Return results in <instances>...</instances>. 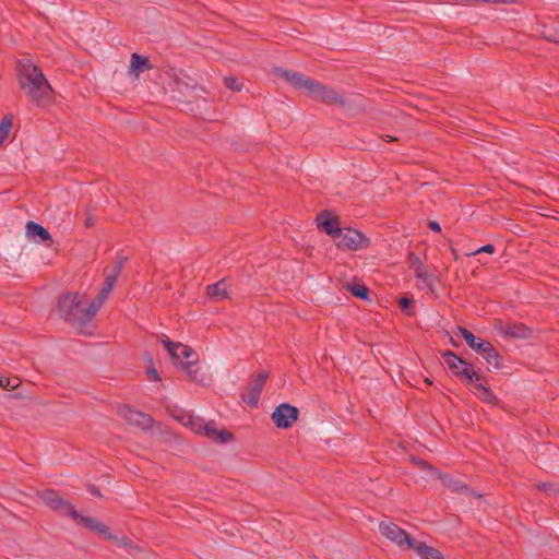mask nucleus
I'll use <instances>...</instances> for the list:
<instances>
[{
  "label": "nucleus",
  "instance_id": "1",
  "mask_svg": "<svg viewBox=\"0 0 559 559\" xmlns=\"http://www.w3.org/2000/svg\"><path fill=\"white\" fill-rule=\"evenodd\" d=\"M17 79L22 91L36 104L50 98L52 88L41 69L31 60L19 62Z\"/></svg>",
  "mask_w": 559,
  "mask_h": 559
},
{
  "label": "nucleus",
  "instance_id": "2",
  "mask_svg": "<svg viewBox=\"0 0 559 559\" xmlns=\"http://www.w3.org/2000/svg\"><path fill=\"white\" fill-rule=\"evenodd\" d=\"M60 316L83 331L84 326L96 313H91V304L83 294H68L60 297L58 301Z\"/></svg>",
  "mask_w": 559,
  "mask_h": 559
},
{
  "label": "nucleus",
  "instance_id": "3",
  "mask_svg": "<svg viewBox=\"0 0 559 559\" xmlns=\"http://www.w3.org/2000/svg\"><path fill=\"white\" fill-rule=\"evenodd\" d=\"M162 342L165 345L173 362L177 367L183 369L191 380L199 383L205 382V377L203 374H199L198 369L194 368L198 362V355L192 348L169 340H163Z\"/></svg>",
  "mask_w": 559,
  "mask_h": 559
},
{
  "label": "nucleus",
  "instance_id": "4",
  "mask_svg": "<svg viewBox=\"0 0 559 559\" xmlns=\"http://www.w3.org/2000/svg\"><path fill=\"white\" fill-rule=\"evenodd\" d=\"M459 334L468 344V346L476 353L481 355L489 366L493 369H500L502 367V360L496 348L487 341L480 337H476L466 328L460 326Z\"/></svg>",
  "mask_w": 559,
  "mask_h": 559
},
{
  "label": "nucleus",
  "instance_id": "5",
  "mask_svg": "<svg viewBox=\"0 0 559 559\" xmlns=\"http://www.w3.org/2000/svg\"><path fill=\"white\" fill-rule=\"evenodd\" d=\"M442 364L453 374L463 377L467 382H477L480 380V376L451 350H447L442 354Z\"/></svg>",
  "mask_w": 559,
  "mask_h": 559
},
{
  "label": "nucleus",
  "instance_id": "6",
  "mask_svg": "<svg viewBox=\"0 0 559 559\" xmlns=\"http://www.w3.org/2000/svg\"><path fill=\"white\" fill-rule=\"evenodd\" d=\"M75 521H78L81 525L87 527L91 531H94L98 533L99 535H103L106 539L115 540L119 546L122 547H129L130 540L126 537L118 538L117 536H114L108 526H106L104 523L97 521L94 518L91 516H83L79 513V518H73Z\"/></svg>",
  "mask_w": 559,
  "mask_h": 559
},
{
  "label": "nucleus",
  "instance_id": "7",
  "mask_svg": "<svg viewBox=\"0 0 559 559\" xmlns=\"http://www.w3.org/2000/svg\"><path fill=\"white\" fill-rule=\"evenodd\" d=\"M379 530L383 536L399 547H409L414 538L409 536L403 528L392 522H381Z\"/></svg>",
  "mask_w": 559,
  "mask_h": 559
},
{
  "label": "nucleus",
  "instance_id": "8",
  "mask_svg": "<svg viewBox=\"0 0 559 559\" xmlns=\"http://www.w3.org/2000/svg\"><path fill=\"white\" fill-rule=\"evenodd\" d=\"M335 242L338 248L358 250L365 247L367 239L356 229H341L335 238Z\"/></svg>",
  "mask_w": 559,
  "mask_h": 559
},
{
  "label": "nucleus",
  "instance_id": "9",
  "mask_svg": "<svg viewBox=\"0 0 559 559\" xmlns=\"http://www.w3.org/2000/svg\"><path fill=\"white\" fill-rule=\"evenodd\" d=\"M298 408L287 403L278 405L272 414V419L277 428L286 429L298 418Z\"/></svg>",
  "mask_w": 559,
  "mask_h": 559
},
{
  "label": "nucleus",
  "instance_id": "10",
  "mask_svg": "<svg viewBox=\"0 0 559 559\" xmlns=\"http://www.w3.org/2000/svg\"><path fill=\"white\" fill-rule=\"evenodd\" d=\"M314 99L324 102L330 105H343V96L340 95L335 90L329 88L325 85L319 84L317 82H312L310 85V91L308 93Z\"/></svg>",
  "mask_w": 559,
  "mask_h": 559
},
{
  "label": "nucleus",
  "instance_id": "11",
  "mask_svg": "<svg viewBox=\"0 0 559 559\" xmlns=\"http://www.w3.org/2000/svg\"><path fill=\"white\" fill-rule=\"evenodd\" d=\"M274 73L278 78H282L283 80H285L287 83H289L295 88L306 91L307 93H309L310 85L313 82V80L306 78L302 74H300L296 71H293V70H288V69L276 68V69H274Z\"/></svg>",
  "mask_w": 559,
  "mask_h": 559
},
{
  "label": "nucleus",
  "instance_id": "12",
  "mask_svg": "<svg viewBox=\"0 0 559 559\" xmlns=\"http://www.w3.org/2000/svg\"><path fill=\"white\" fill-rule=\"evenodd\" d=\"M40 498L48 507L63 511L71 518H79V512L73 508V506L60 498L55 490H45L40 495Z\"/></svg>",
  "mask_w": 559,
  "mask_h": 559
},
{
  "label": "nucleus",
  "instance_id": "13",
  "mask_svg": "<svg viewBox=\"0 0 559 559\" xmlns=\"http://www.w3.org/2000/svg\"><path fill=\"white\" fill-rule=\"evenodd\" d=\"M119 415L124 418L129 424L140 427L141 429H150L152 427V418L128 405L119 407Z\"/></svg>",
  "mask_w": 559,
  "mask_h": 559
},
{
  "label": "nucleus",
  "instance_id": "14",
  "mask_svg": "<svg viewBox=\"0 0 559 559\" xmlns=\"http://www.w3.org/2000/svg\"><path fill=\"white\" fill-rule=\"evenodd\" d=\"M267 379V373L260 372L242 394V400L250 406L257 407L261 392Z\"/></svg>",
  "mask_w": 559,
  "mask_h": 559
},
{
  "label": "nucleus",
  "instance_id": "15",
  "mask_svg": "<svg viewBox=\"0 0 559 559\" xmlns=\"http://www.w3.org/2000/svg\"><path fill=\"white\" fill-rule=\"evenodd\" d=\"M202 436H205L206 438L219 443H226L233 438L231 433H229L226 429L218 430L214 421L205 423Z\"/></svg>",
  "mask_w": 559,
  "mask_h": 559
},
{
  "label": "nucleus",
  "instance_id": "16",
  "mask_svg": "<svg viewBox=\"0 0 559 559\" xmlns=\"http://www.w3.org/2000/svg\"><path fill=\"white\" fill-rule=\"evenodd\" d=\"M408 549H414L417 556L421 559H444L438 549L415 539L409 544Z\"/></svg>",
  "mask_w": 559,
  "mask_h": 559
},
{
  "label": "nucleus",
  "instance_id": "17",
  "mask_svg": "<svg viewBox=\"0 0 559 559\" xmlns=\"http://www.w3.org/2000/svg\"><path fill=\"white\" fill-rule=\"evenodd\" d=\"M318 227L323 229L328 235L332 236L335 240L342 228L338 227L336 217H331L328 213H321L317 216Z\"/></svg>",
  "mask_w": 559,
  "mask_h": 559
},
{
  "label": "nucleus",
  "instance_id": "18",
  "mask_svg": "<svg viewBox=\"0 0 559 559\" xmlns=\"http://www.w3.org/2000/svg\"><path fill=\"white\" fill-rule=\"evenodd\" d=\"M26 236L36 242L51 240L49 231L44 226L35 222H28L26 224Z\"/></svg>",
  "mask_w": 559,
  "mask_h": 559
},
{
  "label": "nucleus",
  "instance_id": "19",
  "mask_svg": "<svg viewBox=\"0 0 559 559\" xmlns=\"http://www.w3.org/2000/svg\"><path fill=\"white\" fill-rule=\"evenodd\" d=\"M411 267L414 270L415 276L426 285H430V273L424 266L420 259L414 253H409Z\"/></svg>",
  "mask_w": 559,
  "mask_h": 559
},
{
  "label": "nucleus",
  "instance_id": "20",
  "mask_svg": "<svg viewBox=\"0 0 559 559\" xmlns=\"http://www.w3.org/2000/svg\"><path fill=\"white\" fill-rule=\"evenodd\" d=\"M228 284L225 280L218 281L217 283L207 286V295L213 300H223L227 298Z\"/></svg>",
  "mask_w": 559,
  "mask_h": 559
},
{
  "label": "nucleus",
  "instance_id": "21",
  "mask_svg": "<svg viewBox=\"0 0 559 559\" xmlns=\"http://www.w3.org/2000/svg\"><path fill=\"white\" fill-rule=\"evenodd\" d=\"M185 426H189L191 430L198 435H202L205 426V420L200 417H193L189 414L182 415L178 418Z\"/></svg>",
  "mask_w": 559,
  "mask_h": 559
},
{
  "label": "nucleus",
  "instance_id": "22",
  "mask_svg": "<svg viewBox=\"0 0 559 559\" xmlns=\"http://www.w3.org/2000/svg\"><path fill=\"white\" fill-rule=\"evenodd\" d=\"M148 67L150 63L147 58L142 57L138 53H132L130 64V71L132 73L139 76V74L142 73L144 70L148 69Z\"/></svg>",
  "mask_w": 559,
  "mask_h": 559
},
{
  "label": "nucleus",
  "instance_id": "23",
  "mask_svg": "<svg viewBox=\"0 0 559 559\" xmlns=\"http://www.w3.org/2000/svg\"><path fill=\"white\" fill-rule=\"evenodd\" d=\"M112 289L107 287L105 284L103 285L102 289L99 290L97 297L90 302L91 304V313H96L100 306L104 304V301L107 299L109 294Z\"/></svg>",
  "mask_w": 559,
  "mask_h": 559
},
{
  "label": "nucleus",
  "instance_id": "24",
  "mask_svg": "<svg viewBox=\"0 0 559 559\" xmlns=\"http://www.w3.org/2000/svg\"><path fill=\"white\" fill-rule=\"evenodd\" d=\"M503 333L506 336H512V337H526L527 336V331H526L525 326L518 325V324L508 325Z\"/></svg>",
  "mask_w": 559,
  "mask_h": 559
},
{
  "label": "nucleus",
  "instance_id": "25",
  "mask_svg": "<svg viewBox=\"0 0 559 559\" xmlns=\"http://www.w3.org/2000/svg\"><path fill=\"white\" fill-rule=\"evenodd\" d=\"M476 389L480 392V397L488 402V403H495L497 401L496 395L487 388L485 384L480 383L479 381L476 382Z\"/></svg>",
  "mask_w": 559,
  "mask_h": 559
},
{
  "label": "nucleus",
  "instance_id": "26",
  "mask_svg": "<svg viewBox=\"0 0 559 559\" xmlns=\"http://www.w3.org/2000/svg\"><path fill=\"white\" fill-rule=\"evenodd\" d=\"M121 269H122V263H121V262H119V263L115 266V271H114V273H112V274H109V275L106 277V280H105V283H104V284H105L107 287H109L110 289H112V288H114V286H115V284H116V282H117V278H118V275H119V273H120Z\"/></svg>",
  "mask_w": 559,
  "mask_h": 559
},
{
  "label": "nucleus",
  "instance_id": "27",
  "mask_svg": "<svg viewBox=\"0 0 559 559\" xmlns=\"http://www.w3.org/2000/svg\"><path fill=\"white\" fill-rule=\"evenodd\" d=\"M12 128V118L7 117L0 122V139L4 141Z\"/></svg>",
  "mask_w": 559,
  "mask_h": 559
},
{
  "label": "nucleus",
  "instance_id": "28",
  "mask_svg": "<svg viewBox=\"0 0 559 559\" xmlns=\"http://www.w3.org/2000/svg\"><path fill=\"white\" fill-rule=\"evenodd\" d=\"M443 481L453 491L464 492V491L467 490V486L462 484L459 480L451 479V478H445Z\"/></svg>",
  "mask_w": 559,
  "mask_h": 559
},
{
  "label": "nucleus",
  "instance_id": "29",
  "mask_svg": "<svg viewBox=\"0 0 559 559\" xmlns=\"http://www.w3.org/2000/svg\"><path fill=\"white\" fill-rule=\"evenodd\" d=\"M224 84L227 88L231 91H241L242 84L236 76H225Z\"/></svg>",
  "mask_w": 559,
  "mask_h": 559
},
{
  "label": "nucleus",
  "instance_id": "30",
  "mask_svg": "<svg viewBox=\"0 0 559 559\" xmlns=\"http://www.w3.org/2000/svg\"><path fill=\"white\" fill-rule=\"evenodd\" d=\"M19 385V379H10L5 377H0V388L8 389V388H16Z\"/></svg>",
  "mask_w": 559,
  "mask_h": 559
},
{
  "label": "nucleus",
  "instance_id": "31",
  "mask_svg": "<svg viewBox=\"0 0 559 559\" xmlns=\"http://www.w3.org/2000/svg\"><path fill=\"white\" fill-rule=\"evenodd\" d=\"M352 293H353L354 296L364 299V298H367L368 288L366 286L353 287L352 288Z\"/></svg>",
  "mask_w": 559,
  "mask_h": 559
},
{
  "label": "nucleus",
  "instance_id": "32",
  "mask_svg": "<svg viewBox=\"0 0 559 559\" xmlns=\"http://www.w3.org/2000/svg\"><path fill=\"white\" fill-rule=\"evenodd\" d=\"M481 252H485V253H493L495 252V246L493 245H485V246H481L479 247L477 250H475L472 254H478V253H481Z\"/></svg>",
  "mask_w": 559,
  "mask_h": 559
},
{
  "label": "nucleus",
  "instance_id": "33",
  "mask_svg": "<svg viewBox=\"0 0 559 559\" xmlns=\"http://www.w3.org/2000/svg\"><path fill=\"white\" fill-rule=\"evenodd\" d=\"M411 304H412V300L409 298H407V297H402L399 300V305H400L401 309L403 311H405L406 313H408V314H409L408 308H409Z\"/></svg>",
  "mask_w": 559,
  "mask_h": 559
},
{
  "label": "nucleus",
  "instance_id": "34",
  "mask_svg": "<svg viewBox=\"0 0 559 559\" xmlns=\"http://www.w3.org/2000/svg\"><path fill=\"white\" fill-rule=\"evenodd\" d=\"M147 373H148V378L151 380H154V381L160 380L159 374L155 368H151Z\"/></svg>",
  "mask_w": 559,
  "mask_h": 559
},
{
  "label": "nucleus",
  "instance_id": "35",
  "mask_svg": "<svg viewBox=\"0 0 559 559\" xmlns=\"http://www.w3.org/2000/svg\"><path fill=\"white\" fill-rule=\"evenodd\" d=\"M512 0H472L471 2H487V3H507L511 2Z\"/></svg>",
  "mask_w": 559,
  "mask_h": 559
},
{
  "label": "nucleus",
  "instance_id": "36",
  "mask_svg": "<svg viewBox=\"0 0 559 559\" xmlns=\"http://www.w3.org/2000/svg\"><path fill=\"white\" fill-rule=\"evenodd\" d=\"M429 228L436 233L441 231V226L438 222L431 221L429 222Z\"/></svg>",
  "mask_w": 559,
  "mask_h": 559
},
{
  "label": "nucleus",
  "instance_id": "37",
  "mask_svg": "<svg viewBox=\"0 0 559 559\" xmlns=\"http://www.w3.org/2000/svg\"><path fill=\"white\" fill-rule=\"evenodd\" d=\"M540 490H544L547 493H551L554 491V486L551 484H542L539 486Z\"/></svg>",
  "mask_w": 559,
  "mask_h": 559
},
{
  "label": "nucleus",
  "instance_id": "38",
  "mask_svg": "<svg viewBox=\"0 0 559 559\" xmlns=\"http://www.w3.org/2000/svg\"><path fill=\"white\" fill-rule=\"evenodd\" d=\"M88 490H90V492H91L92 495H94V496H96V497H102V495H100L99 490H98L95 486H91Z\"/></svg>",
  "mask_w": 559,
  "mask_h": 559
},
{
  "label": "nucleus",
  "instance_id": "39",
  "mask_svg": "<svg viewBox=\"0 0 559 559\" xmlns=\"http://www.w3.org/2000/svg\"><path fill=\"white\" fill-rule=\"evenodd\" d=\"M93 225H94V219H93V217L88 216L85 221V226L92 227Z\"/></svg>",
  "mask_w": 559,
  "mask_h": 559
},
{
  "label": "nucleus",
  "instance_id": "40",
  "mask_svg": "<svg viewBox=\"0 0 559 559\" xmlns=\"http://www.w3.org/2000/svg\"><path fill=\"white\" fill-rule=\"evenodd\" d=\"M428 469H429V472L431 473V475L437 474V471H436L435 468H432V467H428Z\"/></svg>",
  "mask_w": 559,
  "mask_h": 559
},
{
  "label": "nucleus",
  "instance_id": "41",
  "mask_svg": "<svg viewBox=\"0 0 559 559\" xmlns=\"http://www.w3.org/2000/svg\"><path fill=\"white\" fill-rule=\"evenodd\" d=\"M3 143V141L0 139V145Z\"/></svg>",
  "mask_w": 559,
  "mask_h": 559
}]
</instances>
